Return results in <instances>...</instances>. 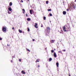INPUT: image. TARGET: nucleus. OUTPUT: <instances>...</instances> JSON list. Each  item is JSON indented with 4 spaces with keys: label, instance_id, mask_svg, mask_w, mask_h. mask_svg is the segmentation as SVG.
<instances>
[{
    "label": "nucleus",
    "instance_id": "f257e3e1",
    "mask_svg": "<svg viewBox=\"0 0 76 76\" xmlns=\"http://www.w3.org/2000/svg\"><path fill=\"white\" fill-rule=\"evenodd\" d=\"M2 30L4 32H6V28L4 27L2 28Z\"/></svg>",
    "mask_w": 76,
    "mask_h": 76
},
{
    "label": "nucleus",
    "instance_id": "f03ea898",
    "mask_svg": "<svg viewBox=\"0 0 76 76\" xmlns=\"http://www.w3.org/2000/svg\"><path fill=\"white\" fill-rule=\"evenodd\" d=\"M35 25H34V27L36 28H38V26H38V24H37V23H35Z\"/></svg>",
    "mask_w": 76,
    "mask_h": 76
},
{
    "label": "nucleus",
    "instance_id": "7ed1b4c3",
    "mask_svg": "<svg viewBox=\"0 0 76 76\" xmlns=\"http://www.w3.org/2000/svg\"><path fill=\"white\" fill-rule=\"evenodd\" d=\"M63 30L65 32H66V30H66V27H65V26H64L63 27Z\"/></svg>",
    "mask_w": 76,
    "mask_h": 76
},
{
    "label": "nucleus",
    "instance_id": "20e7f679",
    "mask_svg": "<svg viewBox=\"0 0 76 76\" xmlns=\"http://www.w3.org/2000/svg\"><path fill=\"white\" fill-rule=\"evenodd\" d=\"M54 41H55V40H50V42L51 43H54Z\"/></svg>",
    "mask_w": 76,
    "mask_h": 76
},
{
    "label": "nucleus",
    "instance_id": "39448f33",
    "mask_svg": "<svg viewBox=\"0 0 76 76\" xmlns=\"http://www.w3.org/2000/svg\"><path fill=\"white\" fill-rule=\"evenodd\" d=\"M53 55L55 57H57V55H56V52L54 53Z\"/></svg>",
    "mask_w": 76,
    "mask_h": 76
},
{
    "label": "nucleus",
    "instance_id": "423d86ee",
    "mask_svg": "<svg viewBox=\"0 0 76 76\" xmlns=\"http://www.w3.org/2000/svg\"><path fill=\"white\" fill-rule=\"evenodd\" d=\"M56 65L57 67H58V65H59V64H58V62H57L56 64Z\"/></svg>",
    "mask_w": 76,
    "mask_h": 76
},
{
    "label": "nucleus",
    "instance_id": "0eeeda50",
    "mask_svg": "<svg viewBox=\"0 0 76 76\" xmlns=\"http://www.w3.org/2000/svg\"><path fill=\"white\" fill-rule=\"evenodd\" d=\"M8 10H9L10 11H12V8H10V7H9V8H8Z\"/></svg>",
    "mask_w": 76,
    "mask_h": 76
},
{
    "label": "nucleus",
    "instance_id": "6e6552de",
    "mask_svg": "<svg viewBox=\"0 0 76 76\" xmlns=\"http://www.w3.org/2000/svg\"><path fill=\"white\" fill-rule=\"evenodd\" d=\"M39 59H37L36 61H35V62L36 63H37V62H39Z\"/></svg>",
    "mask_w": 76,
    "mask_h": 76
},
{
    "label": "nucleus",
    "instance_id": "1a4fd4ad",
    "mask_svg": "<svg viewBox=\"0 0 76 76\" xmlns=\"http://www.w3.org/2000/svg\"><path fill=\"white\" fill-rule=\"evenodd\" d=\"M18 31L20 33H22V31L20 29L18 30Z\"/></svg>",
    "mask_w": 76,
    "mask_h": 76
},
{
    "label": "nucleus",
    "instance_id": "9d476101",
    "mask_svg": "<svg viewBox=\"0 0 76 76\" xmlns=\"http://www.w3.org/2000/svg\"><path fill=\"white\" fill-rule=\"evenodd\" d=\"M21 73H22V74H25V72H24V71H23V70L22 71Z\"/></svg>",
    "mask_w": 76,
    "mask_h": 76
},
{
    "label": "nucleus",
    "instance_id": "9b49d317",
    "mask_svg": "<svg viewBox=\"0 0 76 76\" xmlns=\"http://www.w3.org/2000/svg\"><path fill=\"white\" fill-rule=\"evenodd\" d=\"M63 14L64 15H66V12L65 11H64L63 12Z\"/></svg>",
    "mask_w": 76,
    "mask_h": 76
},
{
    "label": "nucleus",
    "instance_id": "f8f14e48",
    "mask_svg": "<svg viewBox=\"0 0 76 76\" xmlns=\"http://www.w3.org/2000/svg\"><path fill=\"white\" fill-rule=\"evenodd\" d=\"M10 6H12V2H10V4H9Z\"/></svg>",
    "mask_w": 76,
    "mask_h": 76
},
{
    "label": "nucleus",
    "instance_id": "ddd939ff",
    "mask_svg": "<svg viewBox=\"0 0 76 76\" xmlns=\"http://www.w3.org/2000/svg\"><path fill=\"white\" fill-rule=\"evenodd\" d=\"M52 60V58H50L49 59V61H51Z\"/></svg>",
    "mask_w": 76,
    "mask_h": 76
},
{
    "label": "nucleus",
    "instance_id": "4468645a",
    "mask_svg": "<svg viewBox=\"0 0 76 76\" xmlns=\"http://www.w3.org/2000/svg\"><path fill=\"white\" fill-rule=\"evenodd\" d=\"M32 10H30V13L31 14H32Z\"/></svg>",
    "mask_w": 76,
    "mask_h": 76
},
{
    "label": "nucleus",
    "instance_id": "2eb2a0df",
    "mask_svg": "<svg viewBox=\"0 0 76 76\" xmlns=\"http://www.w3.org/2000/svg\"><path fill=\"white\" fill-rule=\"evenodd\" d=\"M26 50H27V51H28L29 52H31V51H30V50H29V49H26Z\"/></svg>",
    "mask_w": 76,
    "mask_h": 76
},
{
    "label": "nucleus",
    "instance_id": "dca6fc26",
    "mask_svg": "<svg viewBox=\"0 0 76 76\" xmlns=\"http://www.w3.org/2000/svg\"><path fill=\"white\" fill-rule=\"evenodd\" d=\"M31 20V19L30 18H27V20H28V21H29Z\"/></svg>",
    "mask_w": 76,
    "mask_h": 76
},
{
    "label": "nucleus",
    "instance_id": "f3484780",
    "mask_svg": "<svg viewBox=\"0 0 76 76\" xmlns=\"http://www.w3.org/2000/svg\"><path fill=\"white\" fill-rule=\"evenodd\" d=\"M23 13H25V10H24V9H23Z\"/></svg>",
    "mask_w": 76,
    "mask_h": 76
},
{
    "label": "nucleus",
    "instance_id": "a211bd4d",
    "mask_svg": "<svg viewBox=\"0 0 76 76\" xmlns=\"http://www.w3.org/2000/svg\"><path fill=\"white\" fill-rule=\"evenodd\" d=\"M51 53H54V50H51Z\"/></svg>",
    "mask_w": 76,
    "mask_h": 76
},
{
    "label": "nucleus",
    "instance_id": "6ab92c4d",
    "mask_svg": "<svg viewBox=\"0 0 76 76\" xmlns=\"http://www.w3.org/2000/svg\"><path fill=\"white\" fill-rule=\"evenodd\" d=\"M19 61H20V62H21V59H19Z\"/></svg>",
    "mask_w": 76,
    "mask_h": 76
},
{
    "label": "nucleus",
    "instance_id": "aec40b11",
    "mask_svg": "<svg viewBox=\"0 0 76 76\" xmlns=\"http://www.w3.org/2000/svg\"><path fill=\"white\" fill-rule=\"evenodd\" d=\"M43 19H44V20H45V19H46V17H44L43 18Z\"/></svg>",
    "mask_w": 76,
    "mask_h": 76
},
{
    "label": "nucleus",
    "instance_id": "412c9836",
    "mask_svg": "<svg viewBox=\"0 0 76 76\" xmlns=\"http://www.w3.org/2000/svg\"><path fill=\"white\" fill-rule=\"evenodd\" d=\"M47 29H48V30H50V28L49 27H48L47 28Z\"/></svg>",
    "mask_w": 76,
    "mask_h": 76
},
{
    "label": "nucleus",
    "instance_id": "4be33fe9",
    "mask_svg": "<svg viewBox=\"0 0 76 76\" xmlns=\"http://www.w3.org/2000/svg\"><path fill=\"white\" fill-rule=\"evenodd\" d=\"M58 53H61V51H59L58 52Z\"/></svg>",
    "mask_w": 76,
    "mask_h": 76
},
{
    "label": "nucleus",
    "instance_id": "5701e85b",
    "mask_svg": "<svg viewBox=\"0 0 76 76\" xmlns=\"http://www.w3.org/2000/svg\"><path fill=\"white\" fill-rule=\"evenodd\" d=\"M46 4H48V1H46Z\"/></svg>",
    "mask_w": 76,
    "mask_h": 76
},
{
    "label": "nucleus",
    "instance_id": "b1692460",
    "mask_svg": "<svg viewBox=\"0 0 76 76\" xmlns=\"http://www.w3.org/2000/svg\"><path fill=\"white\" fill-rule=\"evenodd\" d=\"M21 0V1L20 2L21 3V2L22 3H23V1L22 0Z\"/></svg>",
    "mask_w": 76,
    "mask_h": 76
},
{
    "label": "nucleus",
    "instance_id": "393cba45",
    "mask_svg": "<svg viewBox=\"0 0 76 76\" xmlns=\"http://www.w3.org/2000/svg\"><path fill=\"white\" fill-rule=\"evenodd\" d=\"M48 11H51V9H49L48 10Z\"/></svg>",
    "mask_w": 76,
    "mask_h": 76
},
{
    "label": "nucleus",
    "instance_id": "a878e982",
    "mask_svg": "<svg viewBox=\"0 0 76 76\" xmlns=\"http://www.w3.org/2000/svg\"><path fill=\"white\" fill-rule=\"evenodd\" d=\"M7 46H8V47H9V46H10V45H9V44H7Z\"/></svg>",
    "mask_w": 76,
    "mask_h": 76
},
{
    "label": "nucleus",
    "instance_id": "bb28decb",
    "mask_svg": "<svg viewBox=\"0 0 76 76\" xmlns=\"http://www.w3.org/2000/svg\"><path fill=\"white\" fill-rule=\"evenodd\" d=\"M50 16H52V14H50Z\"/></svg>",
    "mask_w": 76,
    "mask_h": 76
},
{
    "label": "nucleus",
    "instance_id": "cd10ccee",
    "mask_svg": "<svg viewBox=\"0 0 76 76\" xmlns=\"http://www.w3.org/2000/svg\"><path fill=\"white\" fill-rule=\"evenodd\" d=\"M28 32H29V28H28Z\"/></svg>",
    "mask_w": 76,
    "mask_h": 76
},
{
    "label": "nucleus",
    "instance_id": "c85d7f7f",
    "mask_svg": "<svg viewBox=\"0 0 76 76\" xmlns=\"http://www.w3.org/2000/svg\"><path fill=\"white\" fill-rule=\"evenodd\" d=\"M11 63H13V61H12V60H11Z\"/></svg>",
    "mask_w": 76,
    "mask_h": 76
},
{
    "label": "nucleus",
    "instance_id": "c756f323",
    "mask_svg": "<svg viewBox=\"0 0 76 76\" xmlns=\"http://www.w3.org/2000/svg\"><path fill=\"white\" fill-rule=\"evenodd\" d=\"M63 51H66V50H63Z\"/></svg>",
    "mask_w": 76,
    "mask_h": 76
},
{
    "label": "nucleus",
    "instance_id": "7c9ffc66",
    "mask_svg": "<svg viewBox=\"0 0 76 76\" xmlns=\"http://www.w3.org/2000/svg\"><path fill=\"white\" fill-rule=\"evenodd\" d=\"M37 67H40L39 65H38V66H37Z\"/></svg>",
    "mask_w": 76,
    "mask_h": 76
},
{
    "label": "nucleus",
    "instance_id": "2f4dec72",
    "mask_svg": "<svg viewBox=\"0 0 76 76\" xmlns=\"http://www.w3.org/2000/svg\"><path fill=\"white\" fill-rule=\"evenodd\" d=\"M34 40H35V39H33V41H34Z\"/></svg>",
    "mask_w": 76,
    "mask_h": 76
},
{
    "label": "nucleus",
    "instance_id": "473e14b6",
    "mask_svg": "<svg viewBox=\"0 0 76 76\" xmlns=\"http://www.w3.org/2000/svg\"><path fill=\"white\" fill-rule=\"evenodd\" d=\"M0 40H2V38H0Z\"/></svg>",
    "mask_w": 76,
    "mask_h": 76
},
{
    "label": "nucleus",
    "instance_id": "72a5a7b5",
    "mask_svg": "<svg viewBox=\"0 0 76 76\" xmlns=\"http://www.w3.org/2000/svg\"><path fill=\"white\" fill-rule=\"evenodd\" d=\"M45 50H47V48H45Z\"/></svg>",
    "mask_w": 76,
    "mask_h": 76
},
{
    "label": "nucleus",
    "instance_id": "f704fd0d",
    "mask_svg": "<svg viewBox=\"0 0 76 76\" xmlns=\"http://www.w3.org/2000/svg\"><path fill=\"white\" fill-rule=\"evenodd\" d=\"M26 16H28V15H27V14H26Z\"/></svg>",
    "mask_w": 76,
    "mask_h": 76
},
{
    "label": "nucleus",
    "instance_id": "c9c22d12",
    "mask_svg": "<svg viewBox=\"0 0 76 76\" xmlns=\"http://www.w3.org/2000/svg\"><path fill=\"white\" fill-rule=\"evenodd\" d=\"M12 29H14V27L12 28Z\"/></svg>",
    "mask_w": 76,
    "mask_h": 76
},
{
    "label": "nucleus",
    "instance_id": "e433bc0d",
    "mask_svg": "<svg viewBox=\"0 0 76 76\" xmlns=\"http://www.w3.org/2000/svg\"><path fill=\"white\" fill-rule=\"evenodd\" d=\"M67 11H69V10H68V9H67Z\"/></svg>",
    "mask_w": 76,
    "mask_h": 76
},
{
    "label": "nucleus",
    "instance_id": "4c0bfd02",
    "mask_svg": "<svg viewBox=\"0 0 76 76\" xmlns=\"http://www.w3.org/2000/svg\"><path fill=\"white\" fill-rule=\"evenodd\" d=\"M41 27H43V26H41Z\"/></svg>",
    "mask_w": 76,
    "mask_h": 76
},
{
    "label": "nucleus",
    "instance_id": "58836bf2",
    "mask_svg": "<svg viewBox=\"0 0 76 76\" xmlns=\"http://www.w3.org/2000/svg\"><path fill=\"white\" fill-rule=\"evenodd\" d=\"M74 9H75V7H74Z\"/></svg>",
    "mask_w": 76,
    "mask_h": 76
},
{
    "label": "nucleus",
    "instance_id": "ea45409f",
    "mask_svg": "<svg viewBox=\"0 0 76 76\" xmlns=\"http://www.w3.org/2000/svg\"><path fill=\"white\" fill-rule=\"evenodd\" d=\"M28 0V1H29V0Z\"/></svg>",
    "mask_w": 76,
    "mask_h": 76
},
{
    "label": "nucleus",
    "instance_id": "a19ab883",
    "mask_svg": "<svg viewBox=\"0 0 76 76\" xmlns=\"http://www.w3.org/2000/svg\"><path fill=\"white\" fill-rule=\"evenodd\" d=\"M13 58H12V60H13Z\"/></svg>",
    "mask_w": 76,
    "mask_h": 76
},
{
    "label": "nucleus",
    "instance_id": "79ce46f5",
    "mask_svg": "<svg viewBox=\"0 0 76 76\" xmlns=\"http://www.w3.org/2000/svg\"><path fill=\"white\" fill-rule=\"evenodd\" d=\"M9 13V12H8V13Z\"/></svg>",
    "mask_w": 76,
    "mask_h": 76
},
{
    "label": "nucleus",
    "instance_id": "37998d69",
    "mask_svg": "<svg viewBox=\"0 0 76 76\" xmlns=\"http://www.w3.org/2000/svg\"><path fill=\"white\" fill-rule=\"evenodd\" d=\"M50 22H51V21H50Z\"/></svg>",
    "mask_w": 76,
    "mask_h": 76
}]
</instances>
